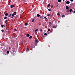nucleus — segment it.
<instances>
[{
	"instance_id": "f257e3e1",
	"label": "nucleus",
	"mask_w": 75,
	"mask_h": 75,
	"mask_svg": "<svg viewBox=\"0 0 75 75\" xmlns=\"http://www.w3.org/2000/svg\"><path fill=\"white\" fill-rule=\"evenodd\" d=\"M13 7H14V5H11V8H13Z\"/></svg>"
},
{
	"instance_id": "f03ea898",
	"label": "nucleus",
	"mask_w": 75,
	"mask_h": 75,
	"mask_svg": "<svg viewBox=\"0 0 75 75\" xmlns=\"http://www.w3.org/2000/svg\"><path fill=\"white\" fill-rule=\"evenodd\" d=\"M69 8V7L68 6H66V10H68V8Z\"/></svg>"
},
{
	"instance_id": "7ed1b4c3",
	"label": "nucleus",
	"mask_w": 75,
	"mask_h": 75,
	"mask_svg": "<svg viewBox=\"0 0 75 75\" xmlns=\"http://www.w3.org/2000/svg\"><path fill=\"white\" fill-rule=\"evenodd\" d=\"M66 4H69V3H70V2H69V1H67L66 2Z\"/></svg>"
},
{
	"instance_id": "20e7f679",
	"label": "nucleus",
	"mask_w": 75,
	"mask_h": 75,
	"mask_svg": "<svg viewBox=\"0 0 75 75\" xmlns=\"http://www.w3.org/2000/svg\"><path fill=\"white\" fill-rule=\"evenodd\" d=\"M26 37H30V34H27L26 35Z\"/></svg>"
},
{
	"instance_id": "39448f33",
	"label": "nucleus",
	"mask_w": 75,
	"mask_h": 75,
	"mask_svg": "<svg viewBox=\"0 0 75 75\" xmlns=\"http://www.w3.org/2000/svg\"><path fill=\"white\" fill-rule=\"evenodd\" d=\"M37 16L38 17H40V15L39 14H37Z\"/></svg>"
},
{
	"instance_id": "423d86ee",
	"label": "nucleus",
	"mask_w": 75,
	"mask_h": 75,
	"mask_svg": "<svg viewBox=\"0 0 75 75\" xmlns=\"http://www.w3.org/2000/svg\"><path fill=\"white\" fill-rule=\"evenodd\" d=\"M38 30V29H37L35 30V32H37V31Z\"/></svg>"
},
{
	"instance_id": "0eeeda50",
	"label": "nucleus",
	"mask_w": 75,
	"mask_h": 75,
	"mask_svg": "<svg viewBox=\"0 0 75 75\" xmlns=\"http://www.w3.org/2000/svg\"><path fill=\"white\" fill-rule=\"evenodd\" d=\"M50 5H51V4H48V5H47V7H50Z\"/></svg>"
},
{
	"instance_id": "6e6552de",
	"label": "nucleus",
	"mask_w": 75,
	"mask_h": 75,
	"mask_svg": "<svg viewBox=\"0 0 75 75\" xmlns=\"http://www.w3.org/2000/svg\"><path fill=\"white\" fill-rule=\"evenodd\" d=\"M69 11H70V12H71V11H72V9H70V10H69Z\"/></svg>"
},
{
	"instance_id": "1a4fd4ad",
	"label": "nucleus",
	"mask_w": 75,
	"mask_h": 75,
	"mask_svg": "<svg viewBox=\"0 0 75 75\" xmlns=\"http://www.w3.org/2000/svg\"><path fill=\"white\" fill-rule=\"evenodd\" d=\"M13 14H14V15H16V12H14Z\"/></svg>"
},
{
	"instance_id": "9d476101",
	"label": "nucleus",
	"mask_w": 75,
	"mask_h": 75,
	"mask_svg": "<svg viewBox=\"0 0 75 75\" xmlns=\"http://www.w3.org/2000/svg\"><path fill=\"white\" fill-rule=\"evenodd\" d=\"M25 25H28V23H25Z\"/></svg>"
},
{
	"instance_id": "9b49d317",
	"label": "nucleus",
	"mask_w": 75,
	"mask_h": 75,
	"mask_svg": "<svg viewBox=\"0 0 75 75\" xmlns=\"http://www.w3.org/2000/svg\"><path fill=\"white\" fill-rule=\"evenodd\" d=\"M35 42H38V40L36 39L35 40Z\"/></svg>"
},
{
	"instance_id": "f8f14e48",
	"label": "nucleus",
	"mask_w": 75,
	"mask_h": 75,
	"mask_svg": "<svg viewBox=\"0 0 75 75\" xmlns=\"http://www.w3.org/2000/svg\"><path fill=\"white\" fill-rule=\"evenodd\" d=\"M5 15L6 16H7L8 15V13H6L5 14Z\"/></svg>"
},
{
	"instance_id": "ddd939ff",
	"label": "nucleus",
	"mask_w": 75,
	"mask_h": 75,
	"mask_svg": "<svg viewBox=\"0 0 75 75\" xmlns=\"http://www.w3.org/2000/svg\"><path fill=\"white\" fill-rule=\"evenodd\" d=\"M32 37H33V36H30L29 37V39H31V38H32Z\"/></svg>"
},
{
	"instance_id": "4468645a",
	"label": "nucleus",
	"mask_w": 75,
	"mask_h": 75,
	"mask_svg": "<svg viewBox=\"0 0 75 75\" xmlns=\"http://www.w3.org/2000/svg\"><path fill=\"white\" fill-rule=\"evenodd\" d=\"M6 54H7V53L6 52H5L4 53V55H6Z\"/></svg>"
},
{
	"instance_id": "2eb2a0df",
	"label": "nucleus",
	"mask_w": 75,
	"mask_h": 75,
	"mask_svg": "<svg viewBox=\"0 0 75 75\" xmlns=\"http://www.w3.org/2000/svg\"><path fill=\"white\" fill-rule=\"evenodd\" d=\"M47 16H48V17H49L50 16V13H49L47 14Z\"/></svg>"
},
{
	"instance_id": "dca6fc26",
	"label": "nucleus",
	"mask_w": 75,
	"mask_h": 75,
	"mask_svg": "<svg viewBox=\"0 0 75 75\" xmlns=\"http://www.w3.org/2000/svg\"><path fill=\"white\" fill-rule=\"evenodd\" d=\"M57 28V26H54L53 27V28Z\"/></svg>"
},
{
	"instance_id": "f3484780",
	"label": "nucleus",
	"mask_w": 75,
	"mask_h": 75,
	"mask_svg": "<svg viewBox=\"0 0 75 75\" xmlns=\"http://www.w3.org/2000/svg\"><path fill=\"white\" fill-rule=\"evenodd\" d=\"M11 16H12L11 14H10V15H9L8 17H11Z\"/></svg>"
},
{
	"instance_id": "a211bd4d",
	"label": "nucleus",
	"mask_w": 75,
	"mask_h": 75,
	"mask_svg": "<svg viewBox=\"0 0 75 75\" xmlns=\"http://www.w3.org/2000/svg\"><path fill=\"white\" fill-rule=\"evenodd\" d=\"M61 0H58V2H61Z\"/></svg>"
},
{
	"instance_id": "6ab92c4d",
	"label": "nucleus",
	"mask_w": 75,
	"mask_h": 75,
	"mask_svg": "<svg viewBox=\"0 0 75 75\" xmlns=\"http://www.w3.org/2000/svg\"><path fill=\"white\" fill-rule=\"evenodd\" d=\"M1 26L2 27H4V25H1Z\"/></svg>"
},
{
	"instance_id": "aec40b11",
	"label": "nucleus",
	"mask_w": 75,
	"mask_h": 75,
	"mask_svg": "<svg viewBox=\"0 0 75 75\" xmlns=\"http://www.w3.org/2000/svg\"><path fill=\"white\" fill-rule=\"evenodd\" d=\"M48 10L49 11H51V9H48Z\"/></svg>"
},
{
	"instance_id": "412c9836",
	"label": "nucleus",
	"mask_w": 75,
	"mask_h": 75,
	"mask_svg": "<svg viewBox=\"0 0 75 75\" xmlns=\"http://www.w3.org/2000/svg\"><path fill=\"white\" fill-rule=\"evenodd\" d=\"M48 31H50V29H48Z\"/></svg>"
},
{
	"instance_id": "4be33fe9",
	"label": "nucleus",
	"mask_w": 75,
	"mask_h": 75,
	"mask_svg": "<svg viewBox=\"0 0 75 75\" xmlns=\"http://www.w3.org/2000/svg\"><path fill=\"white\" fill-rule=\"evenodd\" d=\"M57 15L58 16H59V15H60V14H59V13H58L57 14Z\"/></svg>"
},
{
	"instance_id": "5701e85b",
	"label": "nucleus",
	"mask_w": 75,
	"mask_h": 75,
	"mask_svg": "<svg viewBox=\"0 0 75 75\" xmlns=\"http://www.w3.org/2000/svg\"><path fill=\"white\" fill-rule=\"evenodd\" d=\"M6 18H7V17L6 16V17H4V19H6Z\"/></svg>"
},
{
	"instance_id": "b1692460",
	"label": "nucleus",
	"mask_w": 75,
	"mask_h": 75,
	"mask_svg": "<svg viewBox=\"0 0 75 75\" xmlns=\"http://www.w3.org/2000/svg\"><path fill=\"white\" fill-rule=\"evenodd\" d=\"M7 22V20H6L5 21V23H6Z\"/></svg>"
},
{
	"instance_id": "393cba45",
	"label": "nucleus",
	"mask_w": 75,
	"mask_h": 75,
	"mask_svg": "<svg viewBox=\"0 0 75 75\" xmlns=\"http://www.w3.org/2000/svg\"><path fill=\"white\" fill-rule=\"evenodd\" d=\"M47 33H45L44 34L45 35H47Z\"/></svg>"
},
{
	"instance_id": "a878e982",
	"label": "nucleus",
	"mask_w": 75,
	"mask_h": 75,
	"mask_svg": "<svg viewBox=\"0 0 75 75\" xmlns=\"http://www.w3.org/2000/svg\"><path fill=\"white\" fill-rule=\"evenodd\" d=\"M34 19H33L32 21V22H34Z\"/></svg>"
},
{
	"instance_id": "bb28decb",
	"label": "nucleus",
	"mask_w": 75,
	"mask_h": 75,
	"mask_svg": "<svg viewBox=\"0 0 75 75\" xmlns=\"http://www.w3.org/2000/svg\"><path fill=\"white\" fill-rule=\"evenodd\" d=\"M62 17H65V15H63L62 16Z\"/></svg>"
},
{
	"instance_id": "cd10ccee",
	"label": "nucleus",
	"mask_w": 75,
	"mask_h": 75,
	"mask_svg": "<svg viewBox=\"0 0 75 75\" xmlns=\"http://www.w3.org/2000/svg\"><path fill=\"white\" fill-rule=\"evenodd\" d=\"M9 51H7V54H9Z\"/></svg>"
},
{
	"instance_id": "c85d7f7f",
	"label": "nucleus",
	"mask_w": 75,
	"mask_h": 75,
	"mask_svg": "<svg viewBox=\"0 0 75 75\" xmlns=\"http://www.w3.org/2000/svg\"><path fill=\"white\" fill-rule=\"evenodd\" d=\"M40 32H42V29H41L40 30Z\"/></svg>"
},
{
	"instance_id": "c756f323",
	"label": "nucleus",
	"mask_w": 75,
	"mask_h": 75,
	"mask_svg": "<svg viewBox=\"0 0 75 75\" xmlns=\"http://www.w3.org/2000/svg\"><path fill=\"white\" fill-rule=\"evenodd\" d=\"M1 31L2 32H4V30H1Z\"/></svg>"
},
{
	"instance_id": "7c9ffc66",
	"label": "nucleus",
	"mask_w": 75,
	"mask_h": 75,
	"mask_svg": "<svg viewBox=\"0 0 75 75\" xmlns=\"http://www.w3.org/2000/svg\"><path fill=\"white\" fill-rule=\"evenodd\" d=\"M16 16V15L14 14H13H13H12V16Z\"/></svg>"
},
{
	"instance_id": "2f4dec72",
	"label": "nucleus",
	"mask_w": 75,
	"mask_h": 75,
	"mask_svg": "<svg viewBox=\"0 0 75 75\" xmlns=\"http://www.w3.org/2000/svg\"><path fill=\"white\" fill-rule=\"evenodd\" d=\"M44 18L45 19H47V18L46 17H45Z\"/></svg>"
},
{
	"instance_id": "473e14b6",
	"label": "nucleus",
	"mask_w": 75,
	"mask_h": 75,
	"mask_svg": "<svg viewBox=\"0 0 75 75\" xmlns=\"http://www.w3.org/2000/svg\"><path fill=\"white\" fill-rule=\"evenodd\" d=\"M51 7L52 8L53 7V5H52Z\"/></svg>"
},
{
	"instance_id": "72a5a7b5",
	"label": "nucleus",
	"mask_w": 75,
	"mask_h": 75,
	"mask_svg": "<svg viewBox=\"0 0 75 75\" xmlns=\"http://www.w3.org/2000/svg\"><path fill=\"white\" fill-rule=\"evenodd\" d=\"M15 31H17V30H16V29H15Z\"/></svg>"
},
{
	"instance_id": "f704fd0d",
	"label": "nucleus",
	"mask_w": 75,
	"mask_h": 75,
	"mask_svg": "<svg viewBox=\"0 0 75 75\" xmlns=\"http://www.w3.org/2000/svg\"><path fill=\"white\" fill-rule=\"evenodd\" d=\"M74 13H75V10L73 12Z\"/></svg>"
},
{
	"instance_id": "c9c22d12",
	"label": "nucleus",
	"mask_w": 75,
	"mask_h": 75,
	"mask_svg": "<svg viewBox=\"0 0 75 75\" xmlns=\"http://www.w3.org/2000/svg\"><path fill=\"white\" fill-rule=\"evenodd\" d=\"M40 18H42V16H40Z\"/></svg>"
},
{
	"instance_id": "e433bc0d",
	"label": "nucleus",
	"mask_w": 75,
	"mask_h": 75,
	"mask_svg": "<svg viewBox=\"0 0 75 75\" xmlns=\"http://www.w3.org/2000/svg\"><path fill=\"white\" fill-rule=\"evenodd\" d=\"M70 1H73V0H71Z\"/></svg>"
},
{
	"instance_id": "4c0bfd02",
	"label": "nucleus",
	"mask_w": 75,
	"mask_h": 75,
	"mask_svg": "<svg viewBox=\"0 0 75 75\" xmlns=\"http://www.w3.org/2000/svg\"><path fill=\"white\" fill-rule=\"evenodd\" d=\"M56 6H57V7L58 6V5H56Z\"/></svg>"
},
{
	"instance_id": "58836bf2",
	"label": "nucleus",
	"mask_w": 75,
	"mask_h": 75,
	"mask_svg": "<svg viewBox=\"0 0 75 75\" xmlns=\"http://www.w3.org/2000/svg\"><path fill=\"white\" fill-rule=\"evenodd\" d=\"M13 17H13V16H12V17H11L12 18H13Z\"/></svg>"
},
{
	"instance_id": "ea45409f",
	"label": "nucleus",
	"mask_w": 75,
	"mask_h": 75,
	"mask_svg": "<svg viewBox=\"0 0 75 75\" xmlns=\"http://www.w3.org/2000/svg\"><path fill=\"white\" fill-rule=\"evenodd\" d=\"M49 23L50 24H51V22H50Z\"/></svg>"
},
{
	"instance_id": "a19ab883",
	"label": "nucleus",
	"mask_w": 75,
	"mask_h": 75,
	"mask_svg": "<svg viewBox=\"0 0 75 75\" xmlns=\"http://www.w3.org/2000/svg\"><path fill=\"white\" fill-rule=\"evenodd\" d=\"M10 2H11V1H10L9 2V3H10Z\"/></svg>"
},
{
	"instance_id": "79ce46f5",
	"label": "nucleus",
	"mask_w": 75,
	"mask_h": 75,
	"mask_svg": "<svg viewBox=\"0 0 75 75\" xmlns=\"http://www.w3.org/2000/svg\"><path fill=\"white\" fill-rule=\"evenodd\" d=\"M65 0H63V1H65Z\"/></svg>"
},
{
	"instance_id": "37998d69",
	"label": "nucleus",
	"mask_w": 75,
	"mask_h": 75,
	"mask_svg": "<svg viewBox=\"0 0 75 75\" xmlns=\"http://www.w3.org/2000/svg\"><path fill=\"white\" fill-rule=\"evenodd\" d=\"M9 49H10V47L9 48Z\"/></svg>"
},
{
	"instance_id": "c03bdc74",
	"label": "nucleus",
	"mask_w": 75,
	"mask_h": 75,
	"mask_svg": "<svg viewBox=\"0 0 75 75\" xmlns=\"http://www.w3.org/2000/svg\"><path fill=\"white\" fill-rule=\"evenodd\" d=\"M50 25H49V26H50Z\"/></svg>"
},
{
	"instance_id": "a18cd8bd",
	"label": "nucleus",
	"mask_w": 75,
	"mask_h": 75,
	"mask_svg": "<svg viewBox=\"0 0 75 75\" xmlns=\"http://www.w3.org/2000/svg\"><path fill=\"white\" fill-rule=\"evenodd\" d=\"M24 1L25 0H24Z\"/></svg>"
}]
</instances>
